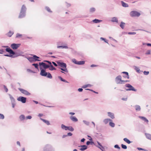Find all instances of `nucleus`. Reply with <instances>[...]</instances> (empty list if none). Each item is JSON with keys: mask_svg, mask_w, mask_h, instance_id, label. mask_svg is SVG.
Segmentation results:
<instances>
[{"mask_svg": "<svg viewBox=\"0 0 151 151\" xmlns=\"http://www.w3.org/2000/svg\"><path fill=\"white\" fill-rule=\"evenodd\" d=\"M57 63L59 66L62 67V68H60V70L65 72H68V71L66 68L67 65L66 63L60 62L59 61H57Z\"/></svg>", "mask_w": 151, "mask_h": 151, "instance_id": "nucleus-1", "label": "nucleus"}, {"mask_svg": "<svg viewBox=\"0 0 151 151\" xmlns=\"http://www.w3.org/2000/svg\"><path fill=\"white\" fill-rule=\"evenodd\" d=\"M40 69L41 70L40 75L41 76H47V77L50 79L52 78V76L50 73L46 72L45 70L43 69L41 67H40Z\"/></svg>", "mask_w": 151, "mask_h": 151, "instance_id": "nucleus-2", "label": "nucleus"}, {"mask_svg": "<svg viewBox=\"0 0 151 151\" xmlns=\"http://www.w3.org/2000/svg\"><path fill=\"white\" fill-rule=\"evenodd\" d=\"M116 81L117 84H122L128 82V81L122 80L121 76H119L116 78Z\"/></svg>", "mask_w": 151, "mask_h": 151, "instance_id": "nucleus-3", "label": "nucleus"}, {"mask_svg": "<svg viewBox=\"0 0 151 151\" xmlns=\"http://www.w3.org/2000/svg\"><path fill=\"white\" fill-rule=\"evenodd\" d=\"M6 52L9 53L10 55H5L4 56L10 57H13V55L15 54V53L12 49L9 48H7L6 49Z\"/></svg>", "mask_w": 151, "mask_h": 151, "instance_id": "nucleus-4", "label": "nucleus"}, {"mask_svg": "<svg viewBox=\"0 0 151 151\" xmlns=\"http://www.w3.org/2000/svg\"><path fill=\"white\" fill-rule=\"evenodd\" d=\"M130 15L132 17H138L140 15V14L137 11H133L130 12Z\"/></svg>", "mask_w": 151, "mask_h": 151, "instance_id": "nucleus-5", "label": "nucleus"}, {"mask_svg": "<svg viewBox=\"0 0 151 151\" xmlns=\"http://www.w3.org/2000/svg\"><path fill=\"white\" fill-rule=\"evenodd\" d=\"M125 86L129 88L126 89L127 91H136V90L130 84H126L125 85Z\"/></svg>", "mask_w": 151, "mask_h": 151, "instance_id": "nucleus-6", "label": "nucleus"}, {"mask_svg": "<svg viewBox=\"0 0 151 151\" xmlns=\"http://www.w3.org/2000/svg\"><path fill=\"white\" fill-rule=\"evenodd\" d=\"M39 65L40 66V67H42V66L45 69H46L50 67L49 65H47L45 63L43 62L40 63H39Z\"/></svg>", "mask_w": 151, "mask_h": 151, "instance_id": "nucleus-7", "label": "nucleus"}, {"mask_svg": "<svg viewBox=\"0 0 151 151\" xmlns=\"http://www.w3.org/2000/svg\"><path fill=\"white\" fill-rule=\"evenodd\" d=\"M20 45L19 44H12L11 46V47L13 50H16L17 49Z\"/></svg>", "mask_w": 151, "mask_h": 151, "instance_id": "nucleus-8", "label": "nucleus"}, {"mask_svg": "<svg viewBox=\"0 0 151 151\" xmlns=\"http://www.w3.org/2000/svg\"><path fill=\"white\" fill-rule=\"evenodd\" d=\"M19 90L21 91V92L26 95H29L30 94V93L27 91L21 88H19Z\"/></svg>", "mask_w": 151, "mask_h": 151, "instance_id": "nucleus-9", "label": "nucleus"}, {"mask_svg": "<svg viewBox=\"0 0 151 151\" xmlns=\"http://www.w3.org/2000/svg\"><path fill=\"white\" fill-rule=\"evenodd\" d=\"M26 98L23 96L19 97L17 99V100L21 101L22 103H25L26 101Z\"/></svg>", "mask_w": 151, "mask_h": 151, "instance_id": "nucleus-10", "label": "nucleus"}, {"mask_svg": "<svg viewBox=\"0 0 151 151\" xmlns=\"http://www.w3.org/2000/svg\"><path fill=\"white\" fill-rule=\"evenodd\" d=\"M44 61L46 62H47L50 65V67H49V69L50 70H55L56 69L55 68L53 65H52L51 63L49 61Z\"/></svg>", "mask_w": 151, "mask_h": 151, "instance_id": "nucleus-11", "label": "nucleus"}, {"mask_svg": "<svg viewBox=\"0 0 151 151\" xmlns=\"http://www.w3.org/2000/svg\"><path fill=\"white\" fill-rule=\"evenodd\" d=\"M25 15V13L20 12L19 15V18H22L24 17Z\"/></svg>", "mask_w": 151, "mask_h": 151, "instance_id": "nucleus-12", "label": "nucleus"}, {"mask_svg": "<svg viewBox=\"0 0 151 151\" xmlns=\"http://www.w3.org/2000/svg\"><path fill=\"white\" fill-rule=\"evenodd\" d=\"M26 8L25 5H23L22 6L20 12L26 13Z\"/></svg>", "mask_w": 151, "mask_h": 151, "instance_id": "nucleus-13", "label": "nucleus"}, {"mask_svg": "<svg viewBox=\"0 0 151 151\" xmlns=\"http://www.w3.org/2000/svg\"><path fill=\"white\" fill-rule=\"evenodd\" d=\"M79 147H81V148L80 149L81 150L83 151L86 150L87 148V147L86 145H83L79 146Z\"/></svg>", "mask_w": 151, "mask_h": 151, "instance_id": "nucleus-14", "label": "nucleus"}, {"mask_svg": "<svg viewBox=\"0 0 151 151\" xmlns=\"http://www.w3.org/2000/svg\"><path fill=\"white\" fill-rule=\"evenodd\" d=\"M108 116L110 117L112 119H114V114L111 112H108Z\"/></svg>", "mask_w": 151, "mask_h": 151, "instance_id": "nucleus-15", "label": "nucleus"}, {"mask_svg": "<svg viewBox=\"0 0 151 151\" xmlns=\"http://www.w3.org/2000/svg\"><path fill=\"white\" fill-rule=\"evenodd\" d=\"M70 118L72 121L74 122H77L78 120L77 118L74 116H71Z\"/></svg>", "mask_w": 151, "mask_h": 151, "instance_id": "nucleus-16", "label": "nucleus"}, {"mask_svg": "<svg viewBox=\"0 0 151 151\" xmlns=\"http://www.w3.org/2000/svg\"><path fill=\"white\" fill-rule=\"evenodd\" d=\"M40 119L43 122L46 123L47 125H49L50 124L48 121L45 120L44 119L40 118Z\"/></svg>", "mask_w": 151, "mask_h": 151, "instance_id": "nucleus-17", "label": "nucleus"}, {"mask_svg": "<svg viewBox=\"0 0 151 151\" xmlns=\"http://www.w3.org/2000/svg\"><path fill=\"white\" fill-rule=\"evenodd\" d=\"M14 34L13 32L11 31H10L7 34V35L9 37H11Z\"/></svg>", "mask_w": 151, "mask_h": 151, "instance_id": "nucleus-18", "label": "nucleus"}, {"mask_svg": "<svg viewBox=\"0 0 151 151\" xmlns=\"http://www.w3.org/2000/svg\"><path fill=\"white\" fill-rule=\"evenodd\" d=\"M121 3L122 6L124 7H128L129 6L128 4H126L124 3L123 1H121Z\"/></svg>", "mask_w": 151, "mask_h": 151, "instance_id": "nucleus-19", "label": "nucleus"}, {"mask_svg": "<svg viewBox=\"0 0 151 151\" xmlns=\"http://www.w3.org/2000/svg\"><path fill=\"white\" fill-rule=\"evenodd\" d=\"M65 129L71 131H73L74 130V129L71 127H68L67 128Z\"/></svg>", "mask_w": 151, "mask_h": 151, "instance_id": "nucleus-20", "label": "nucleus"}, {"mask_svg": "<svg viewBox=\"0 0 151 151\" xmlns=\"http://www.w3.org/2000/svg\"><path fill=\"white\" fill-rule=\"evenodd\" d=\"M145 135L147 139L151 140V134H149L145 133Z\"/></svg>", "mask_w": 151, "mask_h": 151, "instance_id": "nucleus-21", "label": "nucleus"}, {"mask_svg": "<svg viewBox=\"0 0 151 151\" xmlns=\"http://www.w3.org/2000/svg\"><path fill=\"white\" fill-rule=\"evenodd\" d=\"M111 21L112 22H118V20L117 18L116 17H113L111 19Z\"/></svg>", "mask_w": 151, "mask_h": 151, "instance_id": "nucleus-22", "label": "nucleus"}, {"mask_svg": "<svg viewBox=\"0 0 151 151\" xmlns=\"http://www.w3.org/2000/svg\"><path fill=\"white\" fill-rule=\"evenodd\" d=\"M128 144H130L131 142L127 138H124L123 139Z\"/></svg>", "mask_w": 151, "mask_h": 151, "instance_id": "nucleus-23", "label": "nucleus"}, {"mask_svg": "<svg viewBox=\"0 0 151 151\" xmlns=\"http://www.w3.org/2000/svg\"><path fill=\"white\" fill-rule=\"evenodd\" d=\"M19 119L21 121H22L25 119V116L24 115H21L19 117Z\"/></svg>", "mask_w": 151, "mask_h": 151, "instance_id": "nucleus-24", "label": "nucleus"}, {"mask_svg": "<svg viewBox=\"0 0 151 151\" xmlns=\"http://www.w3.org/2000/svg\"><path fill=\"white\" fill-rule=\"evenodd\" d=\"M125 25V23H124L122 22L120 25V26L121 27V28H122V29H124Z\"/></svg>", "mask_w": 151, "mask_h": 151, "instance_id": "nucleus-25", "label": "nucleus"}, {"mask_svg": "<svg viewBox=\"0 0 151 151\" xmlns=\"http://www.w3.org/2000/svg\"><path fill=\"white\" fill-rule=\"evenodd\" d=\"M111 121V120L110 119H105L104 120V122L105 124H106L108 123L109 121Z\"/></svg>", "mask_w": 151, "mask_h": 151, "instance_id": "nucleus-26", "label": "nucleus"}, {"mask_svg": "<svg viewBox=\"0 0 151 151\" xmlns=\"http://www.w3.org/2000/svg\"><path fill=\"white\" fill-rule=\"evenodd\" d=\"M140 118H141L145 122H148V120L145 117L143 116H140Z\"/></svg>", "mask_w": 151, "mask_h": 151, "instance_id": "nucleus-27", "label": "nucleus"}, {"mask_svg": "<svg viewBox=\"0 0 151 151\" xmlns=\"http://www.w3.org/2000/svg\"><path fill=\"white\" fill-rule=\"evenodd\" d=\"M78 65H83L85 63V61H78Z\"/></svg>", "mask_w": 151, "mask_h": 151, "instance_id": "nucleus-28", "label": "nucleus"}, {"mask_svg": "<svg viewBox=\"0 0 151 151\" xmlns=\"http://www.w3.org/2000/svg\"><path fill=\"white\" fill-rule=\"evenodd\" d=\"M101 21V20L97 19H95L93 20V22L95 23H98L100 22Z\"/></svg>", "mask_w": 151, "mask_h": 151, "instance_id": "nucleus-29", "label": "nucleus"}, {"mask_svg": "<svg viewBox=\"0 0 151 151\" xmlns=\"http://www.w3.org/2000/svg\"><path fill=\"white\" fill-rule=\"evenodd\" d=\"M135 107L136 110L139 111L140 110L141 108L139 106L137 105L135 106Z\"/></svg>", "mask_w": 151, "mask_h": 151, "instance_id": "nucleus-30", "label": "nucleus"}, {"mask_svg": "<svg viewBox=\"0 0 151 151\" xmlns=\"http://www.w3.org/2000/svg\"><path fill=\"white\" fill-rule=\"evenodd\" d=\"M22 37V35L19 33H17L16 34V38H21Z\"/></svg>", "mask_w": 151, "mask_h": 151, "instance_id": "nucleus-31", "label": "nucleus"}, {"mask_svg": "<svg viewBox=\"0 0 151 151\" xmlns=\"http://www.w3.org/2000/svg\"><path fill=\"white\" fill-rule=\"evenodd\" d=\"M57 48H68V47L67 46H58L57 47Z\"/></svg>", "mask_w": 151, "mask_h": 151, "instance_id": "nucleus-32", "label": "nucleus"}, {"mask_svg": "<svg viewBox=\"0 0 151 151\" xmlns=\"http://www.w3.org/2000/svg\"><path fill=\"white\" fill-rule=\"evenodd\" d=\"M123 73H125L126 74V76L125 77L127 78V79H129V76L128 75V73L127 72H122Z\"/></svg>", "mask_w": 151, "mask_h": 151, "instance_id": "nucleus-33", "label": "nucleus"}, {"mask_svg": "<svg viewBox=\"0 0 151 151\" xmlns=\"http://www.w3.org/2000/svg\"><path fill=\"white\" fill-rule=\"evenodd\" d=\"M72 62L76 64H78V61H77L75 59H73L72 60Z\"/></svg>", "mask_w": 151, "mask_h": 151, "instance_id": "nucleus-34", "label": "nucleus"}, {"mask_svg": "<svg viewBox=\"0 0 151 151\" xmlns=\"http://www.w3.org/2000/svg\"><path fill=\"white\" fill-rule=\"evenodd\" d=\"M32 65L34 66L37 69H38V65L37 63H34L32 64Z\"/></svg>", "mask_w": 151, "mask_h": 151, "instance_id": "nucleus-35", "label": "nucleus"}, {"mask_svg": "<svg viewBox=\"0 0 151 151\" xmlns=\"http://www.w3.org/2000/svg\"><path fill=\"white\" fill-rule=\"evenodd\" d=\"M95 10V9L94 8H91L90 9V12H94Z\"/></svg>", "mask_w": 151, "mask_h": 151, "instance_id": "nucleus-36", "label": "nucleus"}, {"mask_svg": "<svg viewBox=\"0 0 151 151\" xmlns=\"http://www.w3.org/2000/svg\"><path fill=\"white\" fill-rule=\"evenodd\" d=\"M109 125L112 127H114L115 126V124L111 122H109Z\"/></svg>", "mask_w": 151, "mask_h": 151, "instance_id": "nucleus-37", "label": "nucleus"}, {"mask_svg": "<svg viewBox=\"0 0 151 151\" xmlns=\"http://www.w3.org/2000/svg\"><path fill=\"white\" fill-rule=\"evenodd\" d=\"M46 9L49 12H52L50 9L49 7H46Z\"/></svg>", "mask_w": 151, "mask_h": 151, "instance_id": "nucleus-38", "label": "nucleus"}, {"mask_svg": "<svg viewBox=\"0 0 151 151\" xmlns=\"http://www.w3.org/2000/svg\"><path fill=\"white\" fill-rule=\"evenodd\" d=\"M123 149H126L127 148V147L126 145H124L123 144H122L121 145Z\"/></svg>", "mask_w": 151, "mask_h": 151, "instance_id": "nucleus-39", "label": "nucleus"}, {"mask_svg": "<svg viewBox=\"0 0 151 151\" xmlns=\"http://www.w3.org/2000/svg\"><path fill=\"white\" fill-rule=\"evenodd\" d=\"M98 143L100 146V147H99V148H100L101 150H102V149L104 148L102 146V145L100 144L99 142H98Z\"/></svg>", "mask_w": 151, "mask_h": 151, "instance_id": "nucleus-40", "label": "nucleus"}, {"mask_svg": "<svg viewBox=\"0 0 151 151\" xmlns=\"http://www.w3.org/2000/svg\"><path fill=\"white\" fill-rule=\"evenodd\" d=\"M4 118V115L3 114H0V119H3Z\"/></svg>", "mask_w": 151, "mask_h": 151, "instance_id": "nucleus-41", "label": "nucleus"}, {"mask_svg": "<svg viewBox=\"0 0 151 151\" xmlns=\"http://www.w3.org/2000/svg\"><path fill=\"white\" fill-rule=\"evenodd\" d=\"M67 127H66L64 125H63V124H62L61 126V127H62V128L63 129H66L67 128Z\"/></svg>", "mask_w": 151, "mask_h": 151, "instance_id": "nucleus-42", "label": "nucleus"}, {"mask_svg": "<svg viewBox=\"0 0 151 151\" xmlns=\"http://www.w3.org/2000/svg\"><path fill=\"white\" fill-rule=\"evenodd\" d=\"M143 73L144 75H147L149 73V72L145 71Z\"/></svg>", "mask_w": 151, "mask_h": 151, "instance_id": "nucleus-43", "label": "nucleus"}, {"mask_svg": "<svg viewBox=\"0 0 151 151\" xmlns=\"http://www.w3.org/2000/svg\"><path fill=\"white\" fill-rule=\"evenodd\" d=\"M59 78H60V79L61 80V81L65 82H67L65 80L63 79L61 77H59Z\"/></svg>", "mask_w": 151, "mask_h": 151, "instance_id": "nucleus-44", "label": "nucleus"}, {"mask_svg": "<svg viewBox=\"0 0 151 151\" xmlns=\"http://www.w3.org/2000/svg\"><path fill=\"white\" fill-rule=\"evenodd\" d=\"M145 54L146 55H148L150 54V50H148L147 52L145 53Z\"/></svg>", "mask_w": 151, "mask_h": 151, "instance_id": "nucleus-45", "label": "nucleus"}, {"mask_svg": "<svg viewBox=\"0 0 151 151\" xmlns=\"http://www.w3.org/2000/svg\"><path fill=\"white\" fill-rule=\"evenodd\" d=\"M4 89L5 90L6 92H7L8 91V89L7 88H6V86H4Z\"/></svg>", "mask_w": 151, "mask_h": 151, "instance_id": "nucleus-46", "label": "nucleus"}, {"mask_svg": "<svg viewBox=\"0 0 151 151\" xmlns=\"http://www.w3.org/2000/svg\"><path fill=\"white\" fill-rule=\"evenodd\" d=\"M115 148H117L119 149H120V147H119V145H116L114 146Z\"/></svg>", "mask_w": 151, "mask_h": 151, "instance_id": "nucleus-47", "label": "nucleus"}, {"mask_svg": "<svg viewBox=\"0 0 151 151\" xmlns=\"http://www.w3.org/2000/svg\"><path fill=\"white\" fill-rule=\"evenodd\" d=\"M26 118L27 119H30L32 118V116H27Z\"/></svg>", "mask_w": 151, "mask_h": 151, "instance_id": "nucleus-48", "label": "nucleus"}, {"mask_svg": "<svg viewBox=\"0 0 151 151\" xmlns=\"http://www.w3.org/2000/svg\"><path fill=\"white\" fill-rule=\"evenodd\" d=\"M136 34V33L135 32H129L128 33V34H130V35H134V34Z\"/></svg>", "mask_w": 151, "mask_h": 151, "instance_id": "nucleus-49", "label": "nucleus"}, {"mask_svg": "<svg viewBox=\"0 0 151 151\" xmlns=\"http://www.w3.org/2000/svg\"><path fill=\"white\" fill-rule=\"evenodd\" d=\"M83 89L82 88H79L78 89V91L79 92H81L83 91Z\"/></svg>", "mask_w": 151, "mask_h": 151, "instance_id": "nucleus-50", "label": "nucleus"}, {"mask_svg": "<svg viewBox=\"0 0 151 151\" xmlns=\"http://www.w3.org/2000/svg\"><path fill=\"white\" fill-rule=\"evenodd\" d=\"M88 85H86L83 86H82V88H85L88 87Z\"/></svg>", "mask_w": 151, "mask_h": 151, "instance_id": "nucleus-51", "label": "nucleus"}, {"mask_svg": "<svg viewBox=\"0 0 151 151\" xmlns=\"http://www.w3.org/2000/svg\"><path fill=\"white\" fill-rule=\"evenodd\" d=\"M52 63L55 66H57V65L54 62H52Z\"/></svg>", "mask_w": 151, "mask_h": 151, "instance_id": "nucleus-52", "label": "nucleus"}, {"mask_svg": "<svg viewBox=\"0 0 151 151\" xmlns=\"http://www.w3.org/2000/svg\"><path fill=\"white\" fill-rule=\"evenodd\" d=\"M72 134L71 133L69 132L68 133V135L69 136H71L72 135Z\"/></svg>", "mask_w": 151, "mask_h": 151, "instance_id": "nucleus-53", "label": "nucleus"}, {"mask_svg": "<svg viewBox=\"0 0 151 151\" xmlns=\"http://www.w3.org/2000/svg\"><path fill=\"white\" fill-rule=\"evenodd\" d=\"M17 144L19 145V146H20V142L19 141H17Z\"/></svg>", "mask_w": 151, "mask_h": 151, "instance_id": "nucleus-54", "label": "nucleus"}, {"mask_svg": "<svg viewBox=\"0 0 151 151\" xmlns=\"http://www.w3.org/2000/svg\"><path fill=\"white\" fill-rule=\"evenodd\" d=\"M43 116V114H38V116L40 117H41V116Z\"/></svg>", "mask_w": 151, "mask_h": 151, "instance_id": "nucleus-55", "label": "nucleus"}, {"mask_svg": "<svg viewBox=\"0 0 151 151\" xmlns=\"http://www.w3.org/2000/svg\"><path fill=\"white\" fill-rule=\"evenodd\" d=\"M33 57L34 58H39V57L35 55H34V56H33Z\"/></svg>", "mask_w": 151, "mask_h": 151, "instance_id": "nucleus-56", "label": "nucleus"}, {"mask_svg": "<svg viewBox=\"0 0 151 151\" xmlns=\"http://www.w3.org/2000/svg\"><path fill=\"white\" fill-rule=\"evenodd\" d=\"M90 143V142L89 141H88L86 142V144L88 145Z\"/></svg>", "mask_w": 151, "mask_h": 151, "instance_id": "nucleus-57", "label": "nucleus"}, {"mask_svg": "<svg viewBox=\"0 0 151 151\" xmlns=\"http://www.w3.org/2000/svg\"><path fill=\"white\" fill-rule=\"evenodd\" d=\"M85 140V139L84 138H83L81 140V142H84Z\"/></svg>", "mask_w": 151, "mask_h": 151, "instance_id": "nucleus-58", "label": "nucleus"}, {"mask_svg": "<svg viewBox=\"0 0 151 151\" xmlns=\"http://www.w3.org/2000/svg\"><path fill=\"white\" fill-rule=\"evenodd\" d=\"M137 149L139 150H143V149L142 148L140 147L137 148Z\"/></svg>", "mask_w": 151, "mask_h": 151, "instance_id": "nucleus-59", "label": "nucleus"}, {"mask_svg": "<svg viewBox=\"0 0 151 151\" xmlns=\"http://www.w3.org/2000/svg\"><path fill=\"white\" fill-rule=\"evenodd\" d=\"M69 114H71L72 115H73L75 114L74 113H73V112H70Z\"/></svg>", "mask_w": 151, "mask_h": 151, "instance_id": "nucleus-60", "label": "nucleus"}, {"mask_svg": "<svg viewBox=\"0 0 151 151\" xmlns=\"http://www.w3.org/2000/svg\"><path fill=\"white\" fill-rule=\"evenodd\" d=\"M101 39V40H105V39L103 38V37H101L100 38Z\"/></svg>", "mask_w": 151, "mask_h": 151, "instance_id": "nucleus-61", "label": "nucleus"}, {"mask_svg": "<svg viewBox=\"0 0 151 151\" xmlns=\"http://www.w3.org/2000/svg\"><path fill=\"white\" fill-rule=\"evenodd\" d=\"M147 46H151V44L150 43H147Z\"/></svg>", "mask_w": 151, "mask_h": 151, "instance_id": "nucleus-62", "label": "nucleus"}, {"mask_svg": "<svg viewBox=\"0 0 151 151\" xmlns=\"http://www.w3.org/2000/svg\"><path fill=\"white\" fill-rule=\"evenodd\" d=\"M96 66L95 65H91V67H95V66Z\"/></svg>", "mask_w": 151, "mask_h": 151, "instance_id": "nucleus-63", "label": "nucleus"}, {"mask_svg": "<svg viewBox=\"0 0 151 151\" xmlns=\"http://www.w3.org/2000/svg\"><path fill=\"white\" fill-rule=\"evenodd\" d=\"M127 98H122V99L124 101H126L127 100Z\"/></svg>", "mask_w": 151, "mask_h": 151, "instance_id": "nucleus-64", "label": "nucleus"}]
</instances>
